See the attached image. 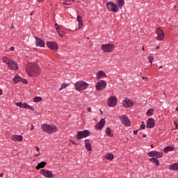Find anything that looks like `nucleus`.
Instances as JSON below:
<instances>
[{"mask_svg":"<svg viewBox=\"0 0 178 178\" xmlns=\"http://www.w3.org/2000/svg\"><path fill=\"white\" fill-rule=\"evenodd\" d=\"M26 72L29 77H37L41 73V67L34 63H29L26 65Z\"/></svg>","mask_w":178,"mask_h":178,"instance_id":"nucleus-1","label":"nucleus"},{"mask_svg":"<svg viewBox=\"0 0 178 178\" xmlns=\"http://www.w3.org/2000/svg\"><path fill=\"white\" fill-rule=\"evenodd\" d=\"M41 129L44 133H47L48 134H54L58 131V127L55 125H49L48 124H43L41 126Z\"/></svg>","mask_w":178,"mask_h":178,"instance_id":"nucleus-2","label":"nucleus"},{"mask_svg":"<svg viewBox=\"0 0 178 178\" xmlns=\"http://www.w3.org/2000/svg\"><path fill=\"white\" fill-rule=\"evenodd\" d=\"M90 84L83 81H78L75 83V90L76 91H83V90H87Z\"/></svg>","mask_w":178,"mask_h":178,"instance_id":"nucleus-3","label":"nucleus"},{"mask_svg":"<svg viewBox=\"0 0 178 178\" xmlns=\"http://www.w3.org/2000/svg\"><path fill=\"white\" fill-rule=\"evenodd\" d=\"M106 8L110 12H113L114 13H118L119 9H120L118 4L113 1H108L106 3Z\"/></svg>","mask_w":178,"mask_h":178,"instance_id":"nucleus-4","label":"nucleus"},{"mask_svg":"<svg viewBox=\"0 0 178 178\" xmlns=\"http://www.w3.org/2000/svg\"><path fill=\"white\" fill-rule=\"evenodd\" d=\"M91 135V132L88 130L79 131L76 133V138L77 140H81L82 138H86Z\"/></svg>","mask_w":178,"mask_h":178,"instance_id":"nucleus-5","label":"nucleus"},{"mask_svg":"<svg viewBox=\"0 0 178 178\" xmlns=\"http://www.w3.org/2000/svg\"><path fill=\"white\" fill-rule=\"evenodd\" d=\"M101 49L106 53L113 52V49H115V44L111 43L102 44Z\"/></svg>","mask_w":178,"mask_h":178,"instance_id":"nucleus-6","label":"nucleus"},{"mask_svg":"<svg viewBox=\"0 0 178 178\" xmlns=\"http://www.w3.org/2000/svg\"><path fill=\"white\" fill-rule=\"evenodd\" d=\"M119 119L120 120L122 124H124V126H126L127 127H130V126H131V122H130V119H129L127 115H120L119 116Z\"/></svg>","mask_w":178,"mask_h":178,"instance_id":"nucleus-7","label":"nucleus"},{"mask_svg":"<svg viewBox=\"0 0 178 178\" xmlns=\"http://www.w3.org/2000/svg\"><path fill=\"white\" fill-rule=\"evenodd\" d=\"M106 81L100 80L96 83L95 88L97 91H102V90H105V88H106Z\"/></svg>","mask_w":178,"mask_h":178,"instance_id":"nucleus-8","label":"nucleus"},{"mask_svg":"<svg viewBox=\"0 0 178 178\" xmlns=\"http://www.w3.org/2000/svg\"><path fill=\"white\" fill-rule=\"evenodd\" d=\"M156 34H157L156 40H158V41H163V40H165V32H163L162 29L157 28L156 29Z\"/></svg>","mask_w":178,"mask_h":178,"instance_id":"nucleus-9","label":"nucleus"},{"mask_svg":"<svg viewBox=\"0 0 178 178\" xmlns=\"http://www.w3.org/2000/svg\"><path fill=\"white\" fill-rule=\"evenodd\" d=\"M107 104L110 108L116 106V104H118V97H116V96H111L107 100Z\"/></svg>","mask_w":178,"mask_h":178,"instance_id":"nucleus-10","label":"nucleus"},{"mask_svg":"<svg viewBox=\"0 0 178 178\" xmlns=\"http://www.w3.org/2000/svg\"><path fill=\"white\" fill-rule=\"evenodd\" d=\"M47 48L51 49V51H58L59 49V46H58V43L54 41H49L46 43Z\"/></svg>","mask_w":178,"mask_h":178,"instance_id":"nucleus-11","label":"nucleus"},{"mask_svg":"<svg viewBox=\"0 0 178 178\" xmlns=\"http://www.w3.org/2000/svg\"><path fill=\"white\" fill-rule=\"evenodd\" d=\"M40 173L44 176V177L46 178H54L55 176L54 175V173L51 170H45V169H42L40 170Z\"/></svg>","mask_w":178,"mask_h":178,"instance_id":"nucleus-12","label":"nucleus"},{"mask_svg":"<svg viewBox=\"0 0 178 178\" xmlns=\"http://www.w3.org/2000/svg\"><path fill=\"white\" fill-rule=\"evenodd\" d=\"M122 105L124 108H131V106H134V102L130 100V99L125 98L122 102Z\"/></svg>","mask_w":178,"mask_h":178,"instance_id":"nucleus-13","label":"nucleus"},{"mask_svg":"<svg viewBox=\"0 0 178 178\" xmlns=\"http://www.w3.org/2000/svg\"><path fill=\"white\" fill-rule=\"evenodd\" d=\"M147 155H149V156H156V158H162V156H163V152L153 150L149 152L147 154Z\"/></svg>","mask_w":178,"mask_h":178,"instance_id":"nucleus-14","label":"nucleus"},{"mask_svg":"<svg viewBox=\"0 0 178 178\" xmlns=\"http://www.w3.org/2000/svg\"><path fill=\"white\" fill-rule=\"evenodd\" d=\"M8 69L10 70H17L19 69V65L13 60H11L8 64Z\"/></svg>","mask_w":178,"mask_h":178,"instance_id":"nucleus-15","label":"nucleus"},{"mask_svg":"<svg viewBox=\"0 0 178 178\" xmlns=\"http://www.w3.org/2000/svg\"><path fill=\"white\" fill-rule=\"evenodd\" d=\"M35 38L36 47H40V48L45 47V42L44 40H42L41 38H39L37 36H35Z\"/></svg>","mask_w":178,"mask_h":178,"instance_id":"nucleus-16","label":"nucleus"},{"mask_svg":"<svg viewBox=\"0 0 178 178\" xmlns=\"http://www.w3.org/2000/svg\"><path fill=\"white\" fill-rule=\"evenodd\" d=\"M105 123H106L105 119L102 118L100 121L96 124L95 129H97V130H102L104 127H105Z\"/></svg>","mask_w":178,"mask_h":178,"instance_id":"nucleus-17","label":"nucleus"},{"mask_svg":"<svg viewBox=\"0 0 178 178\" xmlns=\"http://www.w3.org/2000/svg\"><path fill=\"white\" fill-rule=\"evenodd\" d=\"M146 127L147 129H154V127H155V120H154V118H149L147 122Z\"/></svg>","mask_w":178,"mask_h":178,"instance_id":"nucleus-18","label":"nucleus"},{"mask_svg":"<svg viewBox=\"0 0 178 178\" xmlns=\"http://www.w3.org/2000/svg\"><path fill=\"white\" fill-rule=\"evenodd\" d=\"M13 141H23V136L14 134L11 137Z\"/></svg>","mask_w":178,"mask_h":178,"instance_id":"nucleus-19","label":"nucleus"},{"mask_svg":"<svg viewBox=\"0 0 178 178\" xmlns=\"http://www.w3.org/2000/svg\"><path fill=\"white\" fill-rule=\"evenodd\" d=\"M85 147L87 151H92V147L91 146V143H90V139L85 140Z\"/></svg>","mask_w":178,"mask_h":178,"instance_id":"nucleus-20","label":"nucleus"},{"mask_svg":"<svg viewBox=\"0 0 178 178\" xmlns=\"http://www.w3.org/2000/svg\"><path fill=\"white\" fill-rule=\"evenodd\" d=\"M97 79H104L106 77V74L104 71H99L96 74Z\"/></svg>","mask_w":178,"mask_h":178,"instance_id":"nucleus-21","label":"nucleus"},{"mask_svg":"<svg viewBox=\"0 0 178 178\" xmlns=\"http://www.w3.org/2000/svg\"><path fill=\"white\" fill-rule=\"evenodd\" d=\"M115 3L118 6V8L122 9L124 6V0H116Z\"/></svg>","mask_w":178,"mask_h":178,"instance_id":"nucleus-22","label":"nucleus"},{"mask_svg":"<svg viewBox=\"0 0 178 178\" xmlns=\"http://www.w3.org/2000/svg\"><path fill=\"white\" fill-rule=\"evenodd\" d=\"M104 157L106 159H108V161H113V159H115V155L112 153L105 154Z\"/></svg>","mask_w":178,"mask_h":178,"instance_id":"nucleus-23","label":"nucleus"},{"mask_svg":"<svg viewBox=\"0 0 178 178\" xmlns=\"http://www.w3.org/2000/svg\"><path fill=\"white\" fill-rule=\"evenodd\" d=\"M170 170H178V163H174L169 166Z\"/></svg>","mask_w":178,"mask_h":178,"instance_id":"nucleus-24","label":"nucleus"},{"mask_svg":"<svg viewBox=\"0 0 178 178\" xmlns=\"http://www.w3.org/2000/svg\"><path fill=\"white\" fill-rule=\"evenodd\" d=\"M47 165V163L45 161H42L38 164V165L35 167L37 170H39V169H42V168H45Z\"/></svg>","mask_w":178,"mask_h":178,"instance_id":"nucleus-25","label":"nucleus"},{"mask_svg":"<svg viewBox=\"0 0 178 178\" xmlns=\"http://www.w3.org/2000/svg\"><path fill=\"white\" fill-rule=\"evenodd\" d=\"M169 151H175V147L173 146H167L163 149V152L165 154H168Z\"/></svg>","mask_w":178,"mask_h":178,"instance_id":"nucleus-26","label":"nucleus"},{"mask_svg":"<svg viewBox=\"0 0 178 178\" xmlns=\"http://www.w3.org/2000/svg\"><path fill=\"white\" fill-rule=\"evenodd\" d=\"M150 162H152L153 163H155L156 166H159V160L156 158H150L149 159Z\"/></svg>","mask_w":178,"mask_h":178,"instance_id":"nucleus-27","label":"nucleus"},{"mask_svg":"<svg viewBox=\"0 0 178 178\" xmlns=\"http://www.w3.org/2000/svg\"><path fill=\"white\" fill-rule=\"evenodd\" d=\"M106 134H107V136H108V137H113V134L112 133V130L109 127L106 128Z\"/></svg>","mask_w":178,"mask_h":178,"instance_id":"nucleus-28","label":"nucleus"},{"mask_svg":"<svg viewBox=\"0 0 178 178\" xmlns=\"http://www.w3.org/2000/svg\"><path fill=\"white\" fill-rule=\"evenodd\" d=\"M22 80V77L19 76H15L13 78V81L15 83V84H17V83H19V81H21Z\"/></svg>","mask_w":178,"mask_h":178,"instance_id":"nucleus-29","label":"nucleus"},{"mask_svg":"<svg viewBox=\"0 0 178 178\" xmlns=\"http://www.w3.org/2000/svg\"><path fill=\"white\" fill-rule=\"evenodd\" d=\"M154 114V108H150L146 112L147 116H152Z\"/></svg>","mask_w":178,"mask_h":178,"instance_id":"nucleus-30","label":"nucleus"},{"mask_svg":"<svg viewBox=\"0 0 178 178\" xmlns=\"http://www.w3.org/2000/svg\"><path fill=\"white\" fill-rule=\"evenodd\" d=\"M12 60H10L8 57H3V62L4 63H6V65H9L10 62Z\"/></svg>","mask_w":178,"mask_h":178,"instance_id":"nucleus-31","label":"nucleus"},{"mask_svg":"<svg viewBox=\"0 0 178 178\" xmlns=\"http://www.w3.org/2000/svg\"><path fill=\"white\" fill-rule=\"evenodd\" d=\"M67 87H69V83H62L61 87L59 88V91H62V90H64Z\"/></svg>","mask_w":178,"mask_h":178,"instance_id":"nucleus-32","label":"nucleus"},{"mask_svg":"<svg viewBox=\"0 0 178 178\" xmlns=\"http://www.w3.org/2000/svg\"><path fill=\"white\" fill-rule=\"evenodd\" d=\"M42 101V97H35L33 99V102H41Z\"/></svg>","mask_w":178,"mask_h":178,"instance_id":"nucleus-33","label":"nucleus"},{"mask_svg":"<svg viewBox=\"0 0 178 178\" xmlns=\"http://www.w3.org/2000/svg\"><path fill=\"white\" fill-rule=\"evenodd\" d=\"M57 33L60 37H63V35H65V34H66L65 31H60V30L58 31Z\"/></svg>","mask_w":178,"mask_h":178,"instance_id":"nucleus-34","label":"nucleus"},{"mask_svg":"<svg viewBox=\"0 0 178 178\" xmlns=\"http://www.w3.org/2000/svg\"><path fill=\"white\" fill-rule=\"evenodd\" d=\"M72 1L70 0H65V2L63 3V5H67V6H70L72 5Z\"/></svg>","mask_w":178,"mask_h":178,"instance_id":"nucleus-35","label":"nucleus"},{"mask_svg":"<svg viewBox=\"0 0 178 178\" xmlns=\"http://www.w3.org/2000/svg\"><path fill=\"white\" fill-rule=\"evenodd\" d=\"M147 59H148L149 63L152 64V63L154 62V56H149Z\"/></svg>","mask_w":178,"mask_h":178,"instance_id":"nucleus-36","label":"nucleus"},{"mask_svg":"<svg viewBox=\"0 0 178 178\" xmlns=\"http://www.w3.org/2000/svg\"><path fill=\"white\" fill-rule=\"evenodd\" d=\"M76 22H78V23L83 22V17L80 15H77Z\"/></svg>","mask_w":178,"mask_h":178,"instance_id":"nucleus-37","label":"nucleus"},{"mask_svg":"<svg viewBox=\"0 0 178 178\" xmlns=\"http://www.w3.org/2000/svg\"><path fill=\"white\" fill-rule=\"evenodd\" d=\"M17 106H19V108H23L24 103H22L21 102H17L16 104Z\"/></svg>","mask_w":178,"mask_h":178,"instance_id":"nucleus-38","label":"nucleus"},{"mask_svg":"<svg viewBox=\"0 0 178 178\" xmlns=\"http://www.w3.org/2000/svg\"><path fill=\"white\" fill-rule=\"evenodd\" d=\"M145 124H142L140 125V129L138 130H145Z\"/></svg>","mask_w":178,"mask_h":178,"instance_id":"nucleus-39","label":"nucleus"},{"mask_svg":"<svg viewBox=\"0 0 178 178\" xmlns=\"http://www.w3.org/2000/svg\"><path fill=\"white\" fill-rule=\"evenodd\" d=\"M28 106H29V104L27 103H24L22 108L24 109H27Z\"/></svg>","mask_w":178,"mask_h":178,"instance_id":"nucleus-40","label":"nucleus"},{"mask_svg":"<svg viewBox=\"0 0 178 178\" xmlns=\"http://www.w3.org/2000/svg\"><path fill=\"white\" fill-rule=\"evenodd\" d=\"M27 109H29L30 111H34V108L32 107L31 106L28 104Z\"/></svg>","mask_w":178,"mask_h":178,"instance_id":"nucleus-41","label":"nucleus"},{"mask_svg":"<svg viewBox=\"0 0 178 178\" xmlns=\"http://www.w3.org/2000/svg\"><path fill=\"white\" fill-rule=\"evenodd\" d=\"M21 81H22V83H23L24 84H27V83H29V81H28L26 79H22V78Z\"/></svg>","mask_w":178,"mask_h":178,"instance_id":"nucleus-42","label":"nucleus"},{"mask_svg":"<svg viewBox=\"0 0 178 178\" xmlns=\"http://www.w3.org/2000/svg\"><path fill=\"white\" fill-rule=\"evenodd\" d=\"M78 26H79V29H81V27H83V22H79Z\"/></svg>","mask_w":178,"mask_h":178,"instance_id":"nucleus-43","label":"nucleus"},{"mask_svg":"<svg viewBox=\"0 0 178 178\" xmlns=\"http://www.w3.org/2000/svg\"><path fill=\"white\" fill-rule=\"evenodd\" d=\"M55 27H56V31H59V26H58V24H55Z\"/></svg>","mask_w":178,"mask_h":178,"instance_id":"nucleus-44","label":"nucleus"},{"mask_svg":"<svg viewBox=\"0 0 178 178\" xmlns=\"http://www.w3.org/2000/svg\"><path fill=\"white\" fill-rule=\"evenodd\" d=\"M71 143L74 145H77V143H76V142L74 140H70Z\"/></svg>","mask_w":178,"mask_h":178,"instance_id":"nucleus-45","label":"nucleus"},{"mask_svg":"<svg viewBox=\"0 0 178 178\" xmlns=\"http://www.w3.org/2000/svg\"><path fill=\"white\" fill-rule=\"evenodd\" d=\"M138 131H140V130H136V131H134V134L136 135L137 134V133H138Z\"/></svg>","mask_w":178,"mask_h":178,"instance_id":"nucleus-46","label":"nucleus"},{"mask_svg":"<svg viewBox=\"0 0 178 178\" xmlns=\"http://www.w3.org/2000/svg\"><path fill=\"white\" fill-rule=\"evenodd\" d=\"M10 51H15V47H11L10 48Z\"/></svg>","mask_w":178,"mask_h":178,"instance_id":"nucleus-47","label":"nucleus"},{"mask_svg":"<svg viewBox=\"0 0 178 178\" xmlns=\"http://www.w3.org/2000/svg\"><path fill=\"white\" fill-rule=\"evenodd\" d=\"M87 111H88V112H91V107H88Z\"/></svg>","mask_w":178,"mask_h":178,"instance_id":"nucleus-48","label":"nucleus"},{"mask_svg":"<svg viewBox=\"0 0 178 178\" xmlns=\"http://www.w3.org/2000/svg\"><path fill=\"white\" fill-rule=\"evenodd\" d=\"M44 1H45V0H37V1H38V2H40V3H42V2H44Z\"/></svg>","mask_w":178,"mask_h":178,"instance_id":"nucleus-49","label":"nucleus"},{"mask_svg":"<svg viewBox=\"0 0 178 178\" xmlns=\"http://www.w3.org/2000/svg\"><path fill=\"white\" fill-rule=\"evenodd\" d=\"M31 130H34V125H31Z\"/></svg>","mask_w":178,"mask_h":178,"instance_id":"nucleus-50","label":"nucleus"},{"mask_svg":"<svg viewBox=\"0 0 178 178\" xmlns=\"http://www.w3.org/2000/svg\"><path fill=\"white\" fill-rule=\"evenodd\" d=\"M142 79H143V80H147V77H145V76H142Z\"/></svg>","mask_w":178,"mask_h":178,"instance_id":"nucleus-51","label":"nucleus"},{"mask_svg":"<svg viewBox=\"0 0 178 178\" xmlns=\"http://www.w3.org/2000/svg\"><path fill=\"white\" fill-rule=\"evenodd\" d=\"M175 126H176V129L178 130V124L175 123Z\"/></svg>","mask_w":178,"mask_h":178,"instance_id":"nucleus-52","label":"nucleus"},{"mask_svg":"<svg viewBox=\"0 0 178 178\" xmlns=\"http://www.w3.org/2000/svg\"><path fill=\"white\" fill-rule=\"evenodd\" d=\"M2 94H3V91L1 89H0V95H2Z\"/></svg>","mask_w":178,"mask_h":178,"instance_id":"nucleus-53","label":"nucleus"},{"mask_svg":"<svg viewBox=\"0 0 178 178\" xmlns=\"http://www.w3.org/2000/svg\"><path fill=\"white\" fill-rule=\"evenodd\" d=\"M0 177H3V173L0 174Z\"/></svg>","mask_w":178,"mask_h":178,"instance_id":"nucleus-54","label":"nucleus"},{"mask_svg":"<svg viewBox=\"0 0 178 178\" xmlns=\"http://www.w3.org/2000/svg\"><path fill=\"white\" fill-rule=\"evenodd\" d=\"M143 137L144 138H145V137H147V135H146V134H143Z\"/></svg>","mask_w":178,"mask_h":178,"instance_id":"nucleus-55","label":"nucleus"},{"mask_svg":"<svg viewBox=\"0 0 178 178\" xmlns=\"http://www.w3.org/2000/svg\"><path fill=\"white\" fill-rule=\"evenodd\" d=\"M36 149H37L38 151H40V147H36Z\"/></svg>","mask_w":178,"mask_h":178,"instance_id":"nucleus-56","label":"nucleus"},{"mask_svg":"<svg viewBox=\"0 0 178 178\" xmlns=\"http://www.w3.org/2000/svg\"><path fill=\"white\" fill-rule=\"evenodd\" d=\"M176 112H178V106L175 108Z\"/></svg>","mask_w":178,"mask_h":178,"instance_id":"nucleus-57","label":"nucleus"},{"mask_svg":"<svg viewBox=\"0 0 178 178\" xmlns=\"http://www.w3.org/2000/svg\"><path fill=\"white\" fill-rule=\"evenodd\" d=\"M159 46L156 47V49H159Z\"/></svg>","mask_w":178,"mask_h":178,"instance_id":"nucleus-58","label":"nucleus"},{"mask_svg":"<svg viewBox=\"0 0 178 178\" xmlns=\"http://www.w3.org/2000/svg\"><path fill=\"white\" fill-rule=\"evenodd\" d=\"M11 29H15V26L12 25Z\"/></svg>","mask_w":178,"mask_h":178,"instance_id":"nucleus-59","label":"nucleus"},{"mask_svg":"<svg viewBox=\"0 0 178 178\" xmlns=\"http://www.w3.org/2000/svg\"><path fill=\"white\" fill-rule=\"evenodd\" d=\"M162 67H163L162 65H161L159 69H162Z\"/></svg>","mask_w":178,"mask_h":178,"instance_id":"nucleus-60","label":"nucleus"},{"mask_svg":"<svg viewBox=\"0 0 178 178\" xmlns=\"http://www.w3.org/2000/svg\"><path fill=\"white\" fill-rule=\"evenodd\" d=\"M145 49L144 48V47H142V50H143V51H145Z\"/></svg>","mask_w":178,"mask_h":178,"instance_id":"nucleus-61","label":"nucleus"},{"mask_svg":"<svg viewBox=\"0 0 178 178\" xmlns=\"http://www.w3.org/2000/svg\"><path fill=\"white\" fill-rule=\"evenodd\" d=\"M151 147H152V148H154V145H151Z\"/></svg>","mask_w":178,"mask_h":178,"instance_id":"nucleus-62","label":"nucleus"},{"mask_svg":"<svg viewBox=\"0 0 178 178\" xmlns=\"http://www.w3.org/2000/svg\"><path fill=\"white\" fill-rule=\"evenodd\" d=\"M38 155H40V154H35V156H38Z\"/></svg>","mask_w":178,"mask_h":178,"instance_id":"nucleus-63","label":"nucleus"},{"mask_svg":"<svg viewBox=\"0 0 178 178\" xmlns=\"http://www.w3.org/2000/svg\"><path fill=\"white\" fill-rule=\"evenodd\" d=\"M31 16H33V13H31Z\"/></svg>","mask_w":178,"mask_h":178,"instance_id":"nucleus-64","label":"nucleus"}]
</instances>
